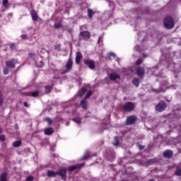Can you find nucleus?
<instances>
[{
  "instance_id": "obj_46",
  "label": "nucleus",
  "mask_w": 181,
  "mask_h": 181,
  "mask_svg": "<svg viewBox=\"0 0 181 181\" xmlns=\"http://www.w3.org/2000/svg\"><path fill=\"white\" fill-rule=\"evenodd\" d=\"M133 84H134V86H136V78L133 79Z\"/></svg>"
},
{
  "instance_id": "obj_18",
  "label": "nucleus",
  "mask_w": 181,
  "mask_h": 181,
  "mask_svg": "<svg viewBox=\"0 0 181 181\" xmlns=\"http://www.w3.org/2000/svg\"><path fill=\"white\" fill-rule=\"evenodd\" d=\"M89 158H93V156L90 153V151H87L81 158V160H87Z\"/></svg>"
},
{
  "instance_id": "obj_19",
  "label": "nucleus",
  "mask_w": 181,
  "mask_h": 181,
  "mask_svg": "<svg viewBox=\"0 0 181 181\" xmlns=\"http://www.w3.org/2000/svg\"><path fill=\"white\" fill-rule=\"evenodd\" d=\"M86 93H87V88H82L78 93V95H79V97H83V95H84V94H86Z\"/></svg>"
},
{
  "instance_id": "obj_6",
  "label": "nucleus",
  "mask_w": 181,
  "mask_h": 181,
  "mask_svg": "<svg viewBox=\"0 0 181 181\" xmlns=\"http://www.w3.org/2000/svg\"><path fill=\"white\" fill-rule=\"evenodd\" d=\"M79 36L83 39V40H88L91 37V33L88 31H81L79 33Z\"/></svg>"
},
{
  "instance_id": "obj_28",
  "label": "nucleus",
  "mask_w": 181,
  "mask_h": 181,
  "mask_svg": "<svg viewBox=\"0 0 181 181\" xmlns=\"http://www.w3.org/2000/svg\"><path fill=\"white\" fill-rule=\"evenodd\" d=\"M88 18H93V10L88 8Z\"/></svg>"
},
{
  "instance_id": "obj_26",
  "label": "nucleus",
  "mask_w": 181,
  "mask_h": 181,
  "mask_svg": "<svg viewBox=\"0 0 181 181\" xmlns=\"http://www.w3.org/2000/svg\"><path fill=\"white\" fill-rule=\"evenodd\" d=\"M175 175L176 176H181V168L177 167L176 170H175Z\"/></svg>"
},
{
  "instance_id": "obj_29",
  "label": "nucleus",
  "mask_w": 181,
  "mask_h": 181,
  "mask_svg": "<svg viewBox=\"0 0 181 181\" xmlns=\"http://www.w3.org/2000/svg\"><path fill=\"white\" fill-rule=\"evenodd\" d=\"M52 86H45V93H50V91H52Z\"/></svg>"
},
{
  "instance_id": "obj_35",
  "label": "nucleus",
  "mask_w": 181,
  "mask_h": 181,
  "mask_svg": "<svg viewBox=\"0 0 181 181\" xmlns=\"http://www.w3.org/2000/svg\"><path fill=\"white\" fill-rule=\"evenodd\" d=\"M54 49H55V50H57V52H60V50H61L60 45H55Z\"/></svg>"
},
{
  "instance_id": "obj_12",
  "label": "nucleus",
  "mask_w": 181,
  "mask_h": 181,
  "mask_svg": "<svg viewBox=\"0 0 181 181\" xmlns=\"http://www.w3.org/2000/svg\"><path fill=\"white\" fill-rule=\"evenodd\" d=\"M164 158H167V159H170L173 156V152L170 150H167L163 153Z\"/></svg>"
},
{
  "instance_id": "obj_49",
  "label": "nucleus",
  "mask_w": 181,
  "mask_h": 181,
  "mask_svg": "<svg viewBox=\"0 0 181 181\" xmlns=\"http://www.w3.org/2000/svg\"><path fill=\"white\" fill-rule=\"evenodd\" d=\"M149 165H151V163L149 161H146V166H149Z\"/></svg>"
},
{
  "instance_id": "obj_33",
  "label": "nucleus",
  "mask_w": 181,
  "mask_h": 181,
  "mask_svg": "<svg viewBox=\"0 0 181 181\" xmlns=\"http://www.w3.org/2000/svg\"><path fill=\"white\" fill-rule=\"evenodd\" d=\"M5 139H6L5 135L4 134L0 135V141H1V142L5 141Z\"/></svg>"
},
{
  "instance_id": "obj_47",
  "label": "nucleus",
  "mask_w": 181,
  "mask_h": 181,
  "mask_svg": "<svg viewBox=\"0 0 181 181\" xmlns=\"http://www.w3.org/2000/svg\"><path fill=\"white\" fill-rule=\"evenodd\" d=\"M23 105H24V107H29V105L27 103V102H25L24 103H23Z\"/></svg>"
},
{
  "instance_id": "obj_21",
  "label": "nucleus",
  "mask_w": 181,
  "mask_h": 181,
  "mask_svg": "<svg viewBox=\"0 0 181 181\" xmlns=\"http://www.w3.org/2000/svg\"><path fill=\"white\" fill-rule=\"evenodd\" d=\"M80 104L83 110H87V100L86 99L82 100Z\"/></svg>"
},
{
  "instance_id": "obj_11",
  "label": "nucleus",
  "mask_w": 181,
  "mask_h": 181,
  "mask_svg": "<svg viewBox=\"0 0 181 181\" xmlns=\"http://www.w3.org/2000/svg\"><path fill=\"white\" fill-rule=\"evenodd\" d=\"M6 66H7L8 69H15V59L6 62Z\"/></svg>"
},
{
  "instance_id": "obj_44",
  "label": "nucleus",
  "mask_w": 181,
  "mask_h": 181,
  "mask_svg": "<svg viewBox=\"0 0 181 181\" xmlns=\"http://www.w3.org/2000/svg\"><path fill=\"white\" fill-rule=\"evenodd\" d=\"M109 56H112L113 57H115V54L114 52L109 53Z\"/></svg>"
},
{
  "instance_id": "obj_52",
  "label": "nucleus",
  "mask_w": 181,
  "mask_h": 181,
  "mask_svg": "<svg viewBox=\"0 0 181 181\" xmlns=\"http://www.w3.org/2000/svg\"><path fill=\"white\" fill-rule=\"evenodd\" d=\"M0 97L1 98H2V94H1V91H0Z\"/></svg>"
},
{
  "instance_id": "obj_54",
  "label": "nucleus",
  "mask_w": 181,
  "mask_h": 181,
  "mask_svg": "<svg viewBox=\"0 0 181 181\" xmlns=\"http://www.w3.org/2000/svg\"><path fill=\"white\" fill-rule=\"evenodd\" d=\"M139 50V47L137 46V51Z\"/></svg>"
},
{
  "instance_id": "obj_51",
  "label": "nucleus",
  "mask_w": 181,
  "mask_h": 181,
  "mask_svg": "<svg viewBox=\"0 0 181 181\" xmlns=\"http://www.w3.org/2000/svg\"><path fill=\"white\" fill-rule=\"evenodd\" d=\"M100 40H101V37H99V40L98 41V43H100Z\"/></svg>"
},
{
  "instance_id": "obj_55",
  "label": "nucleus",
  "mask_w": 181,
  "mask_h": 181,
  "mask_svg": "<svg viewBox=\"0 0 181 181\" xmlns=\"http://www.w3.org/2000/svg\"><path fill=\"white\" fill-rule=\"evenodd\" d=\"M137 19H139V17H137Z\"/></svg>"
},
{
  "instance_id": "obj_23",
  "label": "nucleus",
  "mask_w": 181,
  "mask_h": 181,
  "mask_svg": "<svg viewBox=\"0 0 181 181\" xmlns=\"http://www.w3.org/2000/svg\"><path fill=\"white\" fill-rule=\"evenodd\" d=\"M54 28H55V29H60V28H63V25H62L61 23H55Z\"/></svg>"
},
{
  "instance_id": "obj_34",
  "label": "nucleus",
  "mask_w": 181,
  "mask_h": 181,
  "mask_svg": "<svg viewBox=\"0 0 181 181\" xmlns=\"http://www.w3.org/2000/svg\"><path fill=\"white\" fill-rule=\"evenodd\" d=\"M138 146H139V151H142L143 149H145V146H142L139 144H137Z\"/></svg>"
},
{
  "instance_id": "obj_31",
  "label": "nucleus",
  "mask_w": 181,
  "mask_h": 181,
  "mask_svg": "<svg viewBox=\"0 0 181 181\" xmlns=\"http://www.w3.org/2000/svg\"><path fill=\"white\" fill-rule=\"evenodd\" d=\"M91 94H93V91L89 90L86 95L85 98H88L91 95Z\"/></svg>"
},
{
  "instance_id": "obj_3",
  "label": "nucleus",
  "mask_w": 181,
  "mask_h": 181,
  "mask_svg": "<svg viewBox=\"0 0 181 181\" xmlns=\"http://www.w3.org/2000/svg\"><path fill=\"white\" fill-rule=\"evenodd\" d=\"M83 63L90 70H94V69H95V61L94 60L90 59H84Z\"/></svg>"
},
{
  "instance_id": "obj_50",
  "label": "nucleus",
  "mask_w": 181,
  "mask_h": 181,
  "mask_svg": "<svg viewBox=\"0 0 181 181\" xmlns=\"http://www.w3.org/2000/svg\"><path fill=\"white\" fill-rule=\"evenodd\" d=\"M0 134H2V128L0 127Z\"/></svg>"
},
{
  "instance_id": "obj_15",
  "label": "nucleus",
  "mask_w": 181,
  "mask_h": 181,
  "mask_svg": "<svg viewBox=\"0 0 181 181\" xmlns=\"http://www.w3.org/2000/svg\"><path fill=\"white\" fill-rule=\"evenodd\" d=\"M84 164H77L75 165H72L69 168V172H74L76 169H80V168H83Z\"/></svg>"
},
{
  "instance_id": "obj_39",
  "label": "nucleus",
  "mask_w": 181,
  "mask_h": 181,
  "mask_svg": "<svg viewBox=\"0 0 181 181\" xmlns=\"http://www.w3.org/2000/svg\"><path fill=\"white\" fill-rule=\"evenodd\" d=\"M21 38H22L23 40H26V39H28V35H21Z\"/></svg>"
},
{
  "instance_id": "obj_17",
  "label": "nucleus",
  "mask_w": 181,
  "mask_h": 181,
  "mask_svg": "<svg viewBox=\"0 0 181 181\" xmlns=\"http://www.w3.org/2000/svg\"><path fill=\"white\" fill-rule=\"evenodd\" d=\"M47 176H48V177H56V176H57V172L48 170Z\"/></svg>"
},
{
  "instance_id": "obj_24",
  "label": "nucleus",
  "mask_w": 181,
  "mask_h": 181,
  "mask_svg": "<svg viewBox=\"0 0 181 181\" xmlns=\"http://www.w3.org/2000/svg\"><path fill=\"white\" fill-rule=\"evenodd\" d=\"M28 95H31V97H37L39 95V91H35V92H31Z\"/></svg>"
},
{
  "instance_id": "obj_9",
  "label": "nucleus",
  "mask_w": 181,
  "mask_h": 181,
  "mask_svg": "<svg viewBox=\"0 0 181 181\" xmlns=\"http://www.w3.org/2000/svg\"><path fill=\"white\" fill-rule=\"evenodd\" d=\"M136 121V116H129L126 120V125H134Z\"/></svg>"
},
{
  "instance_id": "obj_13",
  "label": "nucleus",
  "mask_w": 181,
  "mask_h": 181,
  "mask_svg": "<svg viewBox=\"0 0 181 181\" xmlns=\"http://www.w3.org/2000/svg\"><path fill=\"white\" fill-rule=\"evenodd\" d=\"M81 59H83V54H81V52H77L76 55V64H80V62L81 61Z\"/></svg>"
},
{
  "instance_id": "obj_10",
  "label": "nucleus",
  "mask_w": 181,
  "mask_h": 181,
  "mask_svg": "<svg viewBox=\"0 0 181 181\" xmlns=\"http://www.w3.org/2000/svg\"><path fill=\"white\" fill-rule=\"evenodd\" d=\"M109 78L111 81H115V80L121 78V76L115 72H112L109 75Z\"/></svg>"
},
{
  "instance_id": "obj_4",
  "label": "nucleus",
  "mask_w": 181,
  "mask_h": 181,
  "mask_svg": "<svg viewBox=\"0 0 181 181\" xmlns=\"http://www.w3.org/2000/svg\"><path fill=\"white\" fill-rule=\"evenodd\" d=\"M165 108H166V103H165V101L163 100L160 101L156 106V110L158 112H162V111H165Z\"/></svg>"
},
{
  "instance_id": "obj_2",
  "label": "nucleus",
  "mask_w": 181,
  "mask_h": 181,
  "mask_svg": "<svg viewBox=\"0 0 181 181\" xmlns=\"http://www.w3.org/2000/svg\"><path fill=\"white\" fill-rule=\"evenodd\" d=\"M122 110L126 112H131L135 110V104L132 102H127L122 105Z\"/></svg>"
},
{
  "instance_id": "obj_16",
  "label": "nucleus",
  "mask_w": 181,
  "mask_h": 181,
  "mask_svg": "<svg viewBox=\"0 0 181 181\" xmlns=\"http://www.w3.org/2000/svg\"><path fill=\"white\" fill-rule=\"evenodd\" d=\"M54 132V130L52 127L47 128L45 130V134L48 136L52 135Z\"/></svg>"
},
{
  "instance_id": "obj_14",
  "label": "nucleus",
  "mask_w": 181,
  "mask_h": 181,
  "mask_svg": "<svg viewBox=\"0 0 181 181\" xmlns=\"http://www.w3.org/2000/svg\"><path fill=\"white\" fill-rule=\"evenodd\" d=\"M30 15L32 16L33 21H34L35 22H36V21H37L39 19V16H37V13H36V11L35 10H32L30 11Z\"/></svg>"
},
{
  "instance_id": "obj_37",
  "label": "nucleus",
  "mask_w": 181,
  "mask_h": 181,
  "mask_svg": "<svg viewBox=\"0 0 181 181\" xmlns=\"http://www.w3.org/2000/svg\"><path fill=\"white\" fill-rule=\"evenodd\" d=\"M153 91H154V93H157L158 94H159L160 93H162V89H158V90L153 89Z\"/></svg>"
},
{
  "instance_id": "obj_48",
  "label": "nucleus",
  "mask_w": 181,
  "mask_h": 181,
  "mask_svg": "<svg viewBox=\"0 0 181 181\" xmlns=\"http://www.w3.org/2000/svg\"><path fill=\"white\" fill-rule=\"evenodd\" d=\"M139 86V80L136 79V87Z\"/></svg>"
},
{
  "instance_id": "obj_45",
  "label": "nucleus",
  "mask_w": 181,
  "mask_h": 181,
  "mask_svg": "<svg viewBox=\"0 0 181 181\" xmlns=\"http://www.w3.org/2000/svg\"><path fill=\"white\" fill-rule=\"evenodd\" d=\"M67 31L69 32V33H72L73 29L69 28V29L67 30Z\"/></svg>"
},
{
  "instance_id": "obj_43",
  "label": "nucleus",
  "mask_w": 181,
  "mask_h": 181,
  "mask_svg": "<svg viewBox=\"0 0 181 181\" xmlns=\"http://www.w3.org/2000/svg\"><path fill=\"white\" fill-rule=\"evenodd\" d=\"M2 104H4V99H2V98L0 97V107L1 105H2Z\"/></svg>"
},
{
  "instance_id": "obj_22",
  "label": "nucleus",
  "mask_w": 181,
  "mask_h": 181,
  "mask_svg": "<svg viewBox=\"0 0 181 181\" xmlns=\"http://www.w3.org/2000/svg\"><path fill=\"white\" fill-rule=\"evenodd\" d=\"M21 145H22V141L20 140L16 141L13 143V148H19V146H21Z\"/></svg>"
},
{
  "instance_id": "obj_36",
  "label": "nucleus",
  "mask_w": 181,
  "mask_h": 181,
  "mask_svg": "<svg viewBox=\"0 0 181 181\" xmlns=\"http://www.w3.org/2000/svg\"><path fill=\"white\" fill-rule=\"evenodd\" d=\"M2 5L3 6H6L8 5V0H3Z\"/></svg>"
},
{
  "instance_id": "obj_32",
  "label": "nucleus",
  "mask_w": 181,
  "mask_h": 181,
  "mask_svg": "<svg viewBox=\"0 0 181 181\" xmlns=\"http://www.w3.org/2000/svg\"><path fill=\"white\" fill-rule=\"evenodd\" d=\"M72 121H74V122H76V124L81 123V119H72Z\"/></svg>"
},
{
  "instance_id": "obj_7",
  "label": "nucleus",
  "mask_w": 181,
  "mask_h": 181,
  "mask_svg": "<svg viewBox=\"0 0 181 181\" xmlns=\"http://www.w3.org/2000/svg\"><path fill=\"white\" fill-rule=\"evenodd\" d=\"M65 67H66V71L64 73H62V74H65V73H69V71L71 70V69L73 68V59H68Z\"/></svg>"
},
{
  "instance_id": "obj_30",
  "label": "nucleus",
  "mask_w": 181,
  "mask_h": 181,
  "mask_svg": "<svg viewBox=\"0 0 181 181\" xmlns=\"http://www.w3.org/2000/svg\"><path fill=\"white\" fill-rule=\"evenodd\" d=\"M143 62H144V59H142V58H139L136 61V66H139V64H142Z\"/></svg>"
},
{
  "instance_id": "obj_1",
  "label": "nucleus",
  "mask_w": 181,
  "mask_h": 181,
  "mask_svg": "<svg viewBox=\"0 0 181 181\" xmlns=\"http://www.w3.org/2000/svg\"><path fill=\"white\" fill-rule=\"evenodd\" d=\"M164 26L166 29H173L175 28V21L170 16H167L163 21Z\"/></svg>"
},
{
  "instance_id": "obj_5",
  "label": "nucleus",
  "mask_w": 181,
  "mask_h": 181,
  "mask_svg": "<svg viewBox=\"0 0 181 181\" xmlns=\"http://www.w3.org/2000/svg\"><path fill=\"white\" fill-rule=\"evenodd\" d=\"M136 76L141 79L145 76V68L139 66L136 68Z\"/></svg>"
},
{
  "instance_id": "obj_20",
  "label": "nucleus",
  "mask_w": 181,
  "mask_h": 181,
  "mask_svg": "<svg viewBox=\"0 0 181 181\" xmlns=\"http://www.w3.org/2000/svg\"><path fill=\"white\" fill-rule=\"evenodd\" d=\"M8 178V173H3L0 175V181H7L6 179Z\"/></svg>"
},
{
  "instance_id": "obj_8",
  "label": "nucleus",
  "mask_w": 181,
  "mask_h": 181,
  "mask_svg": "<svg viewBox=\"0 0 181 181\" xmlns=\"http://www.w3.org/2000/svg\"><path fill=\"white\" fill-rule=\"evenodd\" d=\"M61 176L62 180H66V175H67V170L64 168L59 169L57 171V175Z\"/></svg>"
},
{
  "instance_id": "obj_42",
  "label": "nucleus",
  "mask_w": 181,
  "mask_h": 181,
  "mask_svg": "<svg viewBox=\"0 0 181 181\" xmlns=\"http://www.w3.org/2000/svg\"><path fill=\"white\" fill-rule=\"evenodd\" d=\"M28 56H29V57H30L32 59L33 57H35V54L30 52L28 54Z\"/></svg>"
},
{
  "instance_id": "obj_41",
  "label": "nucleus",
  "mask_w": 181,
  "mask_h": 181,
  "mask_svg": "<svg viewBox=\"0 0 181 181\" xmlns=\"http://www.w3.org/2000/svg\"><path fill=\"white\" fill-rule=\"evenodd\" d=\"M9 73V71L8 70V68H5L4 69V74H8Z\"/></svg>"
},
{
  "instance_id": "obj_53",
  "label": "nucleus",
  "mask_w": 181,
  "mask_h": 181,
  "mask_svg": "<svg viewBox=\"0 0 181 181\" xmlns=\"http://www.w3.org/2000/svg\"><path fill=\"white\" fill-rule=\"evenodd\" d=\"M69 124H70V122H66V125H69Z\"/></svg>"
},
{
  "instance_id": "obj_25",
  "label": "nucleus",
  "mask_w": 181,
  "mask_h": 181,
  "mask_svg": "<svg viewBox=\"0 0 181 181\" xmlns=\"http://www.w3.org/2000/svg\"><path fill=\"white\" fill-rule=\"evenodd\" d=\"M45 121H46L49 125H52V124H53V120L50 119V117L45 118Z\"/></svg>"
},
{
  "instance_id": "obj_27",
  "label": "nucleus",
  "mask_w": 181,
  "mask_h": 181,
  "mask_svg": "<svg viewBox=\"0 0 181 181\" xmlns=\"http://www.w3.org/2000/svg\"><path fill=\"white\" fill-rule=\"evenodd\" d=\"M115 142L113 143V145L115 146H118V145H119V139H118L117 136L115 137Z\"/></svg>"
},
{
  "instance_id": "obj_40",
  "label": "nucleus",
  "mask_w": 181,
  "mask_h": 181,
  "mask_svg": "<svg viewBox=\"0 0 181 181\" xmlns=\"http://www.w3.org/2000/svg\"><path fill=\"white\" fill-rule=\"evenodd\" d=\"M15 47H16L15 44L12 43L10 45V49H11L12 50H13Z\"/></svg>"
},
{
  "instance_id": "obj_38",
  "label": "nucleus",
  "mask_w": 181,
  "mask_h": 181,
  "mask_svg": "<svg viewBox=\"0 0 181 181\" xmlns=\"http://www.w3.org/2000/svg\"><path fill=\"white\" fill-rule=\"evenodd\" d=\"M139 53L141 54V56L143 57H146V54H145V52H144V51H140Z\"/></svg>"
}]
</instances>
